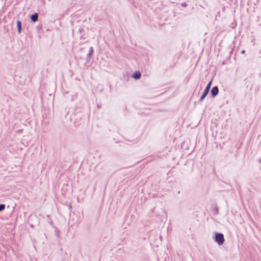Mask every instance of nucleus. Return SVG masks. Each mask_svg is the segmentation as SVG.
I'll use <instances>...</instances> for the list:
<instances>
[{
	"label": "nucleus",
	"instance_id": "f257e3e1",
	"mask_svg": "<svg viewBox=\"0 0 261 261\" xmlns=\"http://www.w3.org/2000/svg\"><path fill=\"white\" fill-rule=\"evenodd\" d=\"M215 238L214 240L217 242L218 245H221L224 243V235L222 233L220 232H215Z\"/></svg>",
	"mask_w": 261,
	"mask_h": 261
},
{
	"label": "nucleus",
	"instance_id": "6e6552de",
	"mask_svg": "<svg viewBox=\"0 0 261 261\" xmlns=\"http://www.w3.org/2000/svg\"><path fill=\"white\" fill-rule=\"evenodd\" d=\"M5 208V205L4 204H0V212L3 211Z\"/></svg>",
	"mask_w": 261,
	"mask_h": 261
},
{
	"label": "nucleus",
	"instance_id": "9b49d317",
	"mask_svg": "<svg viewBox=\"0 0 261 261\" xmlns=\"http://www.w3.org/2000/svg\"><path fill=\"white\" fill-rule=\"evenodd\" d=\"M83 32H84V29H82V28H80L79 30V32L81 34Z\"/></svg>",
	"mask_w": 261,
	"mask_h": 261
},
{
	"label": "nucleus",
	"instance_id": "f03ea898",
	"mask_svg": "<svg viewBox=\"0 0 261 261\" xmlns=\"http://www.w3.org/2000/svg\"><path fill=\"white\" fill-rule=\"evenodd\" d=\"M212 81H211L207 84V85L206 86V87H205V89H204V90L202 95L200 97V98L199 99L200 101H202L205 98V97L206 96V95L208 94V93L209 92V91H210V88H211V85H212Z\"/></svg>",
	"mask_w": 261,
	"mask_h": 261
},
{
	"label": "nucleus",
	"instance_id": "20e7f679",
	"mask_svg": "<svg viewBox=\"0 0 261 261\" xmlns=\"http://www.w3.org/2000/svg\"><path fill=\"white\" fill-rule=\"evenodd\" d=\"M93 47H90L89 48V53L87 54V56H86V59L87 60V61H90V59L93 53Z\"/></svg>",
	"mask_w": 261,
	"mask_h": 261
},
{
	"label": "nucleus",
	"instance_id": "39448f33",
	"mask_svg": "<svg viewBox=\"0 0 261 261\" xmlns=\"http://www.w3.org/2000/svg\"><path fill=\"white\" fill-rule=\"evenodd\" d=\"M30 18L33 22H36L38 19V14L37 13H34L31 15Z\"/></svg>",
	"mask_w": 261,
	"mask_h": 261
},
{
	"label": "nucleus",
	"instance_id": "9d476101",
	"mask_svg": "<svg viewBox=\"0 0 261 261\" xmlns=\"http://www.w3.org/2000/svg\"><path fill=\"white\" fill-rule=\"evenodd\" d=\"M187 4L186 2L182 3L181 4V6L183 7H186L187 6Z\"/></svg>",
	"mask_w": 261,
	"mask_h": 261
},
{
	"label": "nucleus",
	"instance_id": "7ed1b4c3",
	"mask_svg": "<svg viewBox=\"0 0 261 261\" xmlns=\"http://www.w3.org/2000/svg\"><path fill=\"white\" fill-rule=\"evenodd\" d=\"M219 93V89L217 86H214L211 91V93L213 97L216 96Z\"/></svg>",
	"mask_w": 261,
	"mask_h": 261
},
{
	"label": "nucleus",
	"instance_id": "1a4fd4ad",
	"mask_svg": "<svg viewBox=\"0 0 261 261\" xmlns=\"http://www.w3.org/2000/svg\"><path fill=\"white\" fill-rule=\"evenodd\" d=\"M218 212H219V211H218V207H216L214 210V213L215 215H217L218 214Z\"/></svg>",
	"mask_w": 261,
	"mask_h": 261
},
{
	"label": "nucleus",
	"instance_id": "0eeeda50",
	"mask_svg": "<svg viewBox=\"0 0 261 261\" xmlns=\"http://www.w3.org/2000/svg\"><path fill=\"white\" fill-rule=\"evenodd\" d=\"M141 74L139 71H135L133 73V77L136 80H139L141 78Z\"/></svg>",
	"mask_w": 261,
	"mask_h": 261
},
{
	"label": "nucleus",
	"instance_id": "423d86ee",
	"mask_svg": "<svg viewBox=\"0 0 261 261\" xmlns=\"http://www.w3.org/2000/svg\"><path fill=\"white\" fill-rule=\"evenodd\" d=\"M17 31L19 34L21 33L22 28H21V22L20 20H17L16 21Z\"/></svg>",
	"mask_w": 261,
	"mask_h": 261
},
{
	"label": "nucleus",
	"instance_id": "ddd939ff",
	"mask_svg": "<svg viewBox=\"0 0 261 261\" xmlns=\"http://www.w3.org/2000/svg\"><path fill=\"white\" fill-rule=\"evenodd\" d=\"M49 223L52 224L53 223L52 221H51L50 222H49Z\"/></svg>",
	"mask_w": 261,
	"mask_h": 261
},
{
	"label": "nucleus",
	"instance_id": "f8f14e48",
	"mask_svg": "<svg viewBox=\"0 0 261 261\" xmlns=\"http://www.w3.org/2000/svg\"><path fill=\"white\" fill-rule=\"evenodd\" d=\"M245 53V50H242L241 51V54H244Z\"/></svg>",
	"mask_w": 261,
	"mask_h": 261
}]
</instances>
